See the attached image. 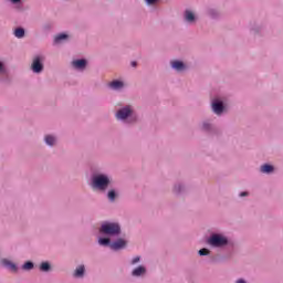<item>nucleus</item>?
I'll return each instance as SVG.
<instances>
[{
    "label": "nucleus",
    "instance_id": "6e6552de",
    "mask_svg": "<svg viewBox=\"0 0 283 283\" xmlns=\"http://www.w3.org/2000/svg\"><path fill=\"white\" fill-rule=\"evenodd\" d=\"M0 266H2V269H7L11 273H19V266L17 265V263H14L8 259H1Z\"/></svg>",
    "mask_w": 283,
    "mask_h": 283
},
{
    "label": "nucleus",
    "instance_id": "b1692460",
    "mask_svg": "<svg viewBox=\"0 0 283 283\" xmlns=\"http://www.w3.org/2000/svg\"><path fill=\"white\" fill-rule=\"evenodd\" d=\"M67 39L66 33H60L55 36L54 42L55 43H61V41H65Z\"/></svg>",
    "mask_w": 283,
    "mask_h": 283
},
{
    "label": "nucleus",
    "instance_id": "0eeeda50",
    "mask_svg": "<svg viewBox=\"0 0 283 283\" xmlns=\"http://www.w3.org/2000/svg\"><path fill=\"white\" fill-rule=\"evenodd\" d=\"M211 109L217 116H222L226 109L224 102L218 97L213 98L211 102Z\"/></svg>",
    "mask_w": 283,
    "mask_h": 283
},
{
    "label": "nucleus",
    "instance_id": "4be33fe9",
    "mask_svg": "<svg viewBox=\"0 0 283 283\" xmlns=\"http://www.w3.org/2000/svg\"><path fill=\"white\" fill-rule=\"evenodd\" d=\"M116 198H118V193L116 192V190L111 189L107 192V199L109 200V202H116Z\"/></svg>",
    "mask_w": 283,
    "mask_h": 283
},
{
    "label": "nucleus",
    "instance_id": "9b49d317",
    "mask_svg": "<svg viewBox=\"0 0 283 283\" xmlns=\"http://www.w3.org/2000/svg\"><path fill=\"white\" fill-rule=\"evenodd\" d=\"M184 20L189 25H193L196 23V21H198V17L196 15V13H193V11L187 9L184 12Z\"/></svg>",
    "mask_w": 283,
    "mask_h": 283
},
{
    "label": "nucleus",
    "instance_id": "aec40b11",
    "mask_svg": "<svg viewBox=\"0 0 283 283\" xmlns=\"http://www.w3.org/2000/svg\"><path fill=\"white\" fill-rule=\"evenodd\" d=\"M85 275V265H80L75 269L74 277H84Z\"/></svg>",
    "mask_w": 283,
    "mask_h": 283
},
{
    "label": "nucleus",
    "instance_id": "dca6fc26",
    "mask_svg": "<svg viewBox=\"0 0 283 283\" xmlns=\"http://www.w3.org/2000/svg\"><path fill=\"white\" fill-rule=\"evenodd\" d=\"M261 174H273L275 171V167L273 165L264 164L260 167Z\"/></svg>",
    "mask_w": 283,
    "mask_h": 283
},
{
    "label": "nucleus",
    "instance_id": "39448f33",
    "mask_svg": "<svg viewBox=\"0 0 283 283\" xmlns=\"http://www.w3.org/2000/svg\"><path fill=\"white\" fill-rule=\"evenodd\" d=\"M44 61H45V56L35 55L31 63V72H33V74H41V72H43L44 70V65H43Z\"/></svg>",
    "mask_w": 283,
    "mask_h": 283
},
{
    "label": "nucleus",
    "instance_id": "f257e3e1",
    "mask_svg": "<svg viewBox=\"0 0 283 283\" xmlns=\"http://www.w3.org/2000/svg\"><path fill=\"white\" fill-rule=\"evenodd\" d=\"M116 119L124 125H134L138 123V115L132 105H124L119 107L115 114Z\"/></svg>",
    "mask_w": 283,
    "mask_h": 283
},
{
    "label": "nucleus",
    "instance_id": "c756f323",
    "mask_svg": "<svg viewBox=\"0 0 283 283\" xmlns=\"http://www.w3.org/2000/svg\"><path fill=\"white\" fill-rule=\"evenodd\" d=\"M148 6H155V3H158V0H145Z\"/></svg>",
    "mask_w": 283,
    "mask_h": 283
},
{
    "label": "nucleus",
    "instance_id": "a211bd4d",
    "mask_svg": "<svg viewBox=\"0 0 283 283\" xmlns=\"http://www.w3.org/2000/svg\"><path fill=\"white\" fill-rule=\"evenodd\" d=\"M40 271L42 273H50V271H52V264H50V262L44 261L40 264Z\"/></svg>",
    "mask_w": 283,
    "mask_h": 283
},
{
    "label": "nucleus",
    "instance_id": "7c9ffc66",
    "mask_svg": "<svg viewBox=\"0 0 283 283\" xmlns=\"http://www.w3.org/2000/svg\"><path fill=\"white\" fill-rule=\"evenodd\" d=\"M240 198H247V196H249V192L247 191H243V192H240Z\"/></svg>",
    "mask_w": 283,
    "mask_h": 283
},
{
    "label": "nucleus",
    "instance_id": "2eb2a0df",
    "mask_svg": "<svg viewBox=\"0 0 283 283\" xmlns=\"http://www.w3.org/2000/svg\"><path fill=\"white\" fill-rule=\"evenodd\" d=\"M146 274H147V268H145V265H139L132 271L133 277H143V275H146Z\"/></svg>",
    "mask_w": 283,
    "mask_h": 283
},
{
    "label": "nucleus",
    "instance_id": "4468645a",
    "mask_svg": "<svg viewBox=\"0 0 283 283\" xmlns=\"http://www.w3.org/2000/svg\"><path fill=\"white\" fill-rule=\"evenodd\" d=\"M125 247H127V241H125L124 239H117L111 244V249L113 251H120V249H125Z\"/></svg>",
    "mask_w": 283,
    "mask_h": 283
},
{
    "label": "nucleus",
    "instance_id": "2f4dec72",
    "mask_svg": "<svg viewBox=\"0 0 283 283\" xmlns=\"http://www.w3.org/2000/svg\"><path fill=\"white\" fill-rule=\"evenodd\" d=\"M235 283H247V281L244 279H239L235 281Z\"/></svg>",
    "mask_w": 283,
    "mask_h": 283
},
{
    "label": "nucleus",
    "instance_id": "ddd939ff",
    "mask_svg": "<svg viewBox=\"0 0 283 283\" xmlns=\"http://www.w3.org/2000/svg\"><path fill=\"white\" fill-rule=\"evenodd\" d=\"M185 191H187V187L185 186V184H182V181L176 182L174 185L172 192L175 193V196H182Z\"/></svg>",
    "mask_w": 283,
    "mask_h": 283
},
{
    "label": "nucleus",
    "instance_id": "7ed1b4c3",
    "mask_svg": "<svg viewBox=\"0 0 283 283\" xmlns=\"http://www.w3.org/2000/svg\"><path fill=\"white\" fill-rule=\"evenodd\" d=\"M99 233L108 238H118L120 235V223L104 221L99 227Z\"/></svg>",
    "mask_w": 283,
    "mask_h": 283
},
{
    "label": "nucleus",
    "instance_id": "a878e982",
    "mask_svg": "<svg viewBox=\"0 0 283 283\" xmlns=\"http://www.w3.org/2000/svg\"><path fill=\"white\" fill-rule=\"evenodd\" d=\"M0 74H8V67H6V63L0 60Z\"/></svg>",
    "mask_w": 283,
    "mask_h": 283
},
{
    "label": "nucleus",
    "instance_id": "473e14b6",
    "mask_svg": "<svg viewBox=\"0 0 283 283\" xmlns=\"http://www.w3.org/2000/svg\"><path fill=\"white\" fill-rule=\"evenodd\" d=\"M136 65H138L137 62H132V67H136Z\"/></svg>",
    "mask_w": 283,
    "mask_h": 283
},
{
    "label": "nucleus",
    "instance_id": "423d86ee",
    "mask_svg": "<svg viewBox=\"0 0 283 283\" xmlns=\"http://www.w3.org/2000/svg\"><path fill=\"white\" fill-rule=\"evenodd\" d=\"M201 132L209 134V136H218V134H220V129L213 125L211 119H205L201 123Z\"/></svg>",
    "mask_w": 283,
    "mask_h": 283
},
{
    "label": "nucleus",
    "instance_id": "f3484780",
    "mask_svg": "<svg viewBox=\"0 0 283 283\" xmlns=\"http://www.w3.org/2000/svg\"><path fill=\"white\" fill-rule=\"evenodd\" d=\"M44 143L49 146V147H54L56 145V137L54 135H46L44 137Z\"/></svg>",
    "mask_w": 283,
    "mask_h": 283
},
{
    "label": "nucleus",
    "instance_id": "cd10ccee",
    "mask_svg": "<svg viewBox=\"0 0 283 283\" xmlns=\"http://www.w3.org/2000/svg\"><path fill=\"white\" fill-rule=\"evenodd\" d=\"M12 6H17L18 10H21V0H9Z\"/></svg>",
    "mask_w": 283,
    "mask_h": 283
},
{
    "label": "nucleus",
    "instance_id": "1a4fd4ad",
    "mask_svg": "<svg viewBox=\"0 0 283 283\" xmlns=\"http://www.w3.org/2000/svg\"><path fill=\"white\" fill-rule=\"evenodd\" d=\"M71 65L73 70H76V72H85V70L87 69V60L85 59L73 60L71 62Z\"/></svg>",
    "mask_w": 283,
    "mask_h": 283
},
{
    "label": "nucleus",
    "instance_id": "f03ea898",
    "mask_svg": "<svg viewBox=\"0 0 283 283\" xmlns=\"http://www.w3.org/2000/svg\"><path fill=\"white\" fill-rule=\"evenodd\" d=\"M109 185H112V177L107 174L97 172L91 177V188L93 191L105 193L109 189Z\"/></svg>",
    "mask_w": 283,
    "mask_h": 283
},
{
    "label": "nucleus",
    "instance_id": "20e7f679",
    "mask_svg": "<svg viewBox=\"0 0 283 283\" xmlns=\"http://www.w3.org/2000/svg\"><path fill=\"white\" fill-rule=\"evenodd\" d=\"M206 243L212 249H224L229 244V238L222 233H212L206 240Z\"/></svg>",
    "mask_w": 283,
    "mask_h": 283
},
{
    "label": "nucleus",
    "instance_id": "412c9836",
    "mask_svg": "<svg viewBox=\"0 0 283 283\" xmlns=\"http://www.w3.org/2000/svg\"><path fill=\"white\" fill-rule=\"evenodd\" d=\"M15 39H23L25 36V29L19 27L13 32Z\"/></svg>",
    "mask_w": 283,
    "mask_h": 283
},
{
    "label": "nucleus",
    "instance_id": "6ab92c4d",
    "mask_svg": "<svg viewBox=\"0 0 283 283\" xmlns=\"http://www.w3.org/2000/svg\"><path fill=\"white\" fill-rule=\"evenodd\" d=\"M98 244L101 247H109L112 249V240L107 237H101L98 239Z\"/></svg>",
    "mask_w": 283,
    "mask_h": 283
},
{
    "label": "nucleus",
    "instance_id": "5701e85b",
    "mask_svg": "<svg viewBox=\"0 0 283 283\" xmlns=\"http://www.w3.org/2000/svg\"><path fill=\"white\" fill-rule=\"evenodd\" d=\"M32 269H34V263L32 261H27L23 265H22V270L23 271H32Z\"/></svg>",
    "mask_w": 283,
    "mask_h": 283
},
{
    "label": "nucleus",
    "instance_id": "393cba45",
    "mask_svg": "<svg viewBox=\"0 0 283 283\" xmlns=\"http://www.w3.org/2000/svg\"><path fill=\"white\" fill-rule=\"evenodd\" d=\"M208 15H210L211 19H218L219 13L216 9H208Z\"/></svg>",
    "mask_w": 283,
    "mask_h": 283
},
{
    "label": "nucleus",
    "instance_id": "c85d7f7f",
    "mask_svg": "<svg viewBox=\"0 0 283 283\" xmlns=\"http://www.w3.org/2000/svg\"><path fill=\"white\" fill-rule=\"evenodd\" d=\"M138 262H140V256H135L130 260V264L132 266L138 264Z\"/></svg>",
    "mask_w": 283,
    "mask_h": 283
},
{
    "label": "nucleus",
    "instance_id": "9d476101",
    "mask_svg": "<svg viewBox=\"0 0 283 283\" xmlns=\"http://www.w3.org/2000/svg\"><path fill=\"white\" fill-rule=\"evenodd\" d=\"M170 67H172V70H175V72H187L188 66L187 64H185V62L180 61V60H172L170 61Z\"/></svg>",
    "mask_w": 283,
    "mask_h": 283
},
{
    "label": "nucleus",
    "instance_id": "bb28decb",
    "mask_svg": "<svg viewBox=\"0 0 283 283\" xmlns=\"http://www.w3.org/2000/svg\"><path fill=\"white\" fill-rule=\"evenodd\" d=\"M199 255L205 256V255H209L211 253V250L207 249V248H202L198 251Z\"/></svg>",
    "mask_w": 283,
    "mask_h": 283
},
{
    "label": "nucleus",
    "instance_id": "f8f14e48",
    "mask_svg": "<svg viewBox=\"0 0 283 283\" xmlns=\"http://www.w3.org/2000/svg\"><path fill=\"white\" fill-rule=\"evenodd\" d=\"M109 90H113L114 92H120L123 87H125V83L120 80H114L108 83Z\"/></svg>",
    "mask_w": 283,
    "mask_h": 283
}]
</instances>
